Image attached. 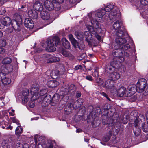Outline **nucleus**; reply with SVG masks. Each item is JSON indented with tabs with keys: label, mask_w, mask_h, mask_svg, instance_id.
I'll use <instances>...</instances> for the list:
<instances>
[{
	"label": "nucleus",
	"mask_w": 148,
	"mask_h": 148,
	"mask_svg": "<svg viewBox=\"0 0 148 148\" xmlns=\"http://www.w3.org/2000/svg\"><path fill=\"white\" fill-rule=\"evenodd\" d=\"M14 16L16 18L15 19H12L11 23L13 28L15 30H17L18 31L19 30L21 25L22 24L21 17L18 13H15Z\"/></svg>",
	"instance_id": "obj_2"
},
{
	"label": "nucleus",
	"mask_w": 148,
	"mask_h": 148,
	"mask_svg": "<svg viewBox=\"0 0 148 148\" xmlns=\"http://www.w3.org/2000/svg\"><path fill=\"white\" fill-rule=\"evenodd\" d=\"M124 26L122 22L121 21L119 20H117L115 22L113 25V29L116 31L119 30L121 28H122Z\"/></svg>",
	"instance_id": "obj_20"
},
{
	"label": "nucleus",
	"mask_w": 148,
	"mask_h": 148,
	"mask_svg": "<svg viewBox=\"0 0 148 148\" xmlns=\"http://www.w3.org/2000/svg\"><path fill=\"white\" fill-rule=\"evenodd\" d=\"M95 82L97 83H101L102 84L103 83V82L102 81V79L100 78H97L95 80Z\"/></svg>",
	"instance_id": "obj_64"
},
{
	"label": "nucleus",
	"mask_w": 148,
	"mask_h": 148,
	"mask_svg": "<svg viewBox=\"0 0 148 148\" xmlns=\"http://www.w3.org/2000/svg\"><path fill=\"white\" fill-rule=\"evenodd\" d=\"M11 59L8 57L4 58L2 61V63L4 64H9L12 62Z\"/></svg>",
	"instance_id": "obj_33"
},
{
	"label": "nucleus",
	"mask_w": 148,
	"mask_h": 148,
	"mask_svg": "<svg viewBox=\"0 0 148 148\" xmlns=\"http://www.w3.org/2000/svg\"><path fill=\"white\" fill-rule=\"evenodd\" d=\"M51 76L53 79H56L59 76L60 74V71L56 69L53 71L51 74Z\"/></svg>",
	"instance_id": "obj_29"
},
{
	"label": "nucleus",
	"mask_w": 148,
	"mask_h": 148,
	"mask_svg": "<svg viewBox=\"0 0 148 148\" xmlns=\"http://www.w3.org/2000/svg\"><path fill=\"white\" fill-rule=\"evenodd\" d=\"M40 16L43 19L48 20L49 21V23L52 22L54 20L53 19H51L49 14L47 13L45 11H42L40 13Z\"/></svg>",
	"instance_id": "obj_19"
},
{
	"label": "nucleus",
	"mask_w": 148,
	"mask_h": 148,
	"mask_svg": "<svg viewBox=\"0 0 148 148\" xmlns=\"http://www.w3.org/2000/svg\"><path fill=\"white\" fill-rule=\"evenodd\" d=\"M69 38L71 42L75 48L78 47L79 49H84L85 47L84 43L83 41L78 42L72 34L69 35Z\"/></svg>",
	"instance_id": "obj_6"
},
{
	"label": "nucleus",
	"mask_w": 148,
	"mask_h": 148,
	"mask_svg": "<svg viewBox=\"0 0 148 148\" xmlns=\"http://www.w3.org/2000/svg\"><path fill=\"white\" fill-rule=\"evenodd\" d=\"M95 33H91L92 34L94 35L96 38L99 40H100L101 39V36L99 35L98 34V33H99L101 32V31H98V32H95Z\"/></svg>",
	"instance_id": "obj_49"
},
{
	"label": "nucleus",
	"mask_w": 148,
	"mask_h": 148,
	"mask_svg": "<svg viewBox=\"0 0 148 148\" xmlns=\"http://www.w3.org/2000/svg\"><path fill=\"white\" fill-rule=\"evenodd\" d=\"M142 130L145 132H148V124L147 123H143L142 124Z\"/></svg>",
	"instance_id": "obj_36"
},
{
	"label": "nucleus",
	"mask_w": 148,
	"mask_h": 148,
	"mask_svg": "<svg viewBox=\"0 0 148 148\" xmlns=\"http://www.w3.org/2000/svg\"><path fill=\"white\" fill-rule=\"evenodd\" d=\"M135 118L136 119L134 118L135 121H134V127L136 128H137L139 126L141 122L139 120L137 119V117H136Z\"/></svg>",
	"instance_id": "obj_42"
},
{
	"label": "nucleus",
	"mask_w": 148,
	"mask_h": 148,
	"mask_svg": "<svg viewBox=\"0 0 148 148\" xmlns=\"http://www.w3.org/2000/svg\"><path fill=\"white\" fill-rule=\"evenodd\" d=\"M146 80L144 78L140 79L136 85L138 89V92L141 93L143 91L144 89L147 86Z\"/></svg>",
	"instance_id": "obj_8"
},
{
	"label": "nucleus",
	"mask_w": 148,
	"mask_h": 148,
	"mask_svg": "<svg viewBox=\"0 0 148 148\" xmlns=\"http://www.w3.org/2000/svg\"><path fill=\"white\" fill-rule=\"evenodd\" d=\"M2 83L4 85H8L11 82V80L9 78H6L3 79L1 80Z\"/></svg>",
	"instance_id": "obj_37"
},
{
	"label": "nucleus",
	"mask_w": 148,
	"mask_h": 148,
	"mask_svg": "<svg viewBox=\"0 0 148 148\" xmlns=\"http://www.w3.org/2000/svg\"><path fill=\"white\" fill-rule=\"evenodd\" d=\"M86 57V55L85 53L82 54L80 56L78 57V59L79 60H81L83 59H85Z\"/></svg>",
	"instance_id": "obj_51"
},
{
	"label": "nucleus",
	"mask_w": 148,
	"mask_h": 148,
	"mask_svg": "<svg viewBox=\"0 0 148 148\" xmlns=\"http://www.w3.org/2000/svg\"><path fill=\"white\" fill-rule=\"evenodd\" d=\"M128 91L127 94H125V96L130 97L134 94L136 91L138 92V89L136 85H132L130 86L127 88Z\"/></svg>",
	"instance_id": "obj_10"
},
{
	"label": "nucleus",
	"mask_w": 148,
	"mask_h": 148,
	"mask_svg": "<svg viewBox=\"0 0 148 148\" xmlns=\"http://www.w3.org/2000/svg\"><path fill=\"white\" fill-rule=\"evenodd\" d=\"M130 46L128 44H126L124 45L121 47V49L124 51V50H126L130 49Z\"/></svg>",
	"instance_id": "obj_48"
},
{
	"label": "nucleus",
	"mask_w": 148,
	"mask_h": 148,
	"mask_svg": "<svg viewBox=\"0 0 148 148\" xmlns=\"http://www.w3.org/2000/svg\"><path fill=\"white\" fill-rule=\"evenodd\" d=\"M9 71L7 72V73H9ZM6 73V71L5 73H3V72L0 73V77H1V80H2V79H3V78H5L6 77L5 76Z\"/></svg>",
	"instance_id": "obj_55"
},
{
	"label": "nucleus",
	"mask_w": 148,
	"mask_h": 148,
	"mask_svg": "<svg viewBox=\"0 0 148 148\" xmlns=\"http://www.w3.org/2000/svg\"><path fill=\"white\" fill-rule=\"evenodd\" d=\"M111 106L110 104L106 103L104 105L103 108L104 111H106V113L107 114L108 112V111L111 108Z\"/></svg>",
	"instance_id": "obj_40"
},
{
	"label": "nucleus",
	"mask_w": 148,
	"mask_h": 148,
	"mask_svg": "<svg viewBox=\"0 0 148 148\" xmlns=\"http://www.w3.org/2000/svg\"><path fill=\"white\" fill-rule=\"evenodd\" d=\"M111 11L110 12L109 15L110 19L113 21L116 20L117 18H119L120 14L117 13L116 10H111Z\"/></svg>",
	"instance_id": "obj_15"
},
{
	"label": "nucleus",
	"mask_w": 148,
	"mask_h": 148,
	"mask_svg": "<svg viewBox=\"0 0 148 148\" xmlns=\"http://www.w3.org/2000/svg\"><path fill=\"white\" fill-rule=\"evenodd\" d=\"M92 75L95 77H97L99 76L98 69L97 68H95L94 72L93 73Z\"/></svg>",
	"instance_id": "obj_45"
},
{
	"label": "nucleus",
	"mask_w": 148,
	"mask_h": 148,
	"mask_svg": "<svg viewBox=\"0 0 148 148\" xmlns=\"http://www.w3.org/2000/svg\"><path fill=\"white\" fill-rule=\"evenodd\" d=\"M60 44V40L57 36H55L52 39H48L45 42L44 41L41 44L43 47H45L47 51L53 52L56 51L55 46H57Z\"/></svg>",
	"instance_id": "obj_1"
},
{
	"label": "nucleus",
	"mask_w": 148,
	"mask_h": 148,
	"mask_svg": "<svg viewBox=\"0 0 148 148\" xmlns=\"http://www.w3.org/2000/svg\"><path fill=\"white\" fill-rule=\"evenodd\" d=\"M47 92V91L45 89L42 90L40 91V96L43 97L45 95Z\"/></svg>",
	"instance_id": "obj_54"
},
{
	"label": "nucleus",
	"mask_w": 148,
	"mask_h": 148,
	"mask_svg": "<svg viewBox=\"0 0 148 148\" xmlns=\"http://www.w3.org/2000/svg\"><path fill=\"white\" fill-rule=\"evenodd\" d=\"M138 95H135L133 96L132 95V97L130 98L131 100V101L133 102L137 99L138 97Z\"/></svg>",
	"instance_id": "obj_57"
},
{
	"label": "nucleus",
	"mask_w": 148,
	"mask_h": 148,
	"mask_svg": "<svg viewBox=\"0 0 148 148\" xmlns=\"http://www.w3.org/2000/svg\"><path fill=\"white\" fill-rule=\"evenodd\" d=\"M6 44V40L4 39H1L0 40V46L1 47H3L5 46Z\"/></svg>",
	"instance_id": "obj_46"
},
{
	"label": "nucleus",
	"mask_w": 148,
	"mask_h": 148,
	"mask_svg": "<svg viewBox=\"0 0 148 148\" xmlns=\"http://www.w3.org/2000/svg\"><path fill=\"white\" fill-rule=\"evenodd\" d=\"M51 56V55L49 54H45L42 56V58L45 59L47 61V59H48Z\"/></svg>",
	"instance_id": "obj_63"
},
{
	"label": "nucleus",
	"mask_w": 148,
	"mask_h": 148,
	"mask_svg": "<svg viewBox=\"0 0 148 148\" xmlns=\"http://www.w3.org/2000/svg\"><path fill=\"white\" fill-rule=\"evenodd\" d=\"M110 77L112 80H116L119 79L120 77V74L116 72H110Z\"/></svg>",
	"instance_id": "obj_25"
},
{
	"label": "nucleus",
	"mask_w": 148,
	"mask_h": 148,
	"mask_svg": "<svg viewBox=\"0 0 148 148\" xmlns=\"http://www.w3.org/2000/svg\"><path fill=\"white\" fill-rule=\"evenodd\" d=\"M24 23L25 26L29 29H32L34 26L33 21L30 18L25 19Z\"/></svg>",
	"instance_id": "obj_17"
},
{
	"label": "nucleus",
	"mask_w": 148,
	"mask_h": 148,
	"mask_svg": "<svg viewBox=\"0 0 148 148\" xmlns=\"http://www.w3.org/2000/svg\"><path fill=\"white\" fill-rule=\"evenodd\" d=\"M29 94V90L28 89H26L23 91L22 94L23 96L26 97Z\"/></svg>",
	"instance_id": "obj_52"
},
{
	"label": "nucleus",
	"mask_w": 148,
	"mask_h": 148,
	"mask_svg": "<svg viewBox=\"0 0 148 148\" xmlns=\"http://www.w3.org/2000/svg\"><path fill=\"white\" fill-rule=\"evenodd\" d=\"M12 122L14 123H16L17 124L19 125H20V124L19 123V121L17 119L15 118V117H13L12 118Z\"/></svg>",
	"instance_id": "obj_58"
},
{
	"label": "nucleus",
	"mask_w": 148,
	"mask_h": 148,
	"mask_svg": "<svg viewBox=\"0 0 148 148\" xmlns=\"http://www.w3.org/2000/svg\"><path fill=\"white\" fill-rule=\"evenodd\" d=\"M23 129L21 127L18 126L16 128L15 130V134L16 135H20L23 132Z\"/></svg>",
	"instance_id": "obj_34"
},
{
	"label": "nucleus",
	"mask_w": 148,
	"mask_h": 148,
	"mask_svg": "<svg viewBox=\"0 0 148 148\" xmlns=\"http://www.w3.org/2000/svg\"><path fill=\"white\" fill-rule=\"evenodd\" d=\"M116 59H113V60L111 62L110 64H108L106 66V70L108 71V70L110 71H114L115 70L116 66L119 64H120L119 61L118 60L117 62L115 61Z\"/></svg>",
	"instance_id": "obj_14"
},
{
	"label": "nucleus",
	"mask_w": 148,
	"mask_h": 148,
	"mask_svg": "<svg viewBox=\"0 0 148 148\" xmlns=\"http://www.w3.org/2000/svg\"><path fill=\"white\" fill-rule=\"evenodd\" d=\"M142 92L144 95L146 96L148 95V84L144 89Z\"/></svg>",
	"instance_id": "obj_47"
},
{
	"label": "nucleus",
	"mask_w": 148,
	"mask_h": 148,
	"mask_svg": "<svg viewBox=\"0 0 148 148\" xmlns=\"http://www.w3.org/2000/svg\"><path fill=\"white\" fill-rule=\"evenodd\" d=\"M76 1V0H70L69 5V7L70 8H75V5L76 4L75 3Z\"/></svg>",
	"instance_id": "obj_39"
},
{
	"label": "nucleus",
	"mask_w": 148,
	"mask_h": 148,
	"mask_svg": "<svg viewBox=\"0 0 148 148\" xmlns=\"http://www.w3.org/2000/svg\"><path fill=\"white\" fill-rule=\"evenodd\" d=\"M43 97V99L41 103V105L43 106L46 107L51 103V101L52 100L51 96L49 95H47Z\"/></svg>",
	"instance_id": "obj_13"
},
{
	"label": "nucleus",
	"mask_w": 148,
	"mask_h": 148,
	"mask_svg": "<svg viewBox=\"0 0 148 148\" xmlns=\"http://www.w3.org/2000/svg\"><path fill=\"white\" fill-rule=\"evenodd\" d=\"M60 99V96L58 94H55L53 96L52 100L53 101L58 103Z\"/></svg>",
	"instance_id": "obj_38"
},
{
	"label": "nucleus",
	"mask_w": 148,
	"mask_h": 148,
	"mask_svg": "<svg viewBox=\"0 0 148 148\" xmlns=\"http://www.w3.org/2000/svg\"><path fill=\"white\" fill-rule=\"evenodd\" d=\"M92 26L89 25L88 26V30L91 33H95V32L101 31V27L100 23L95 19L91 20Z\"/></svg>",
	"instance_id": "obj_3"
},
{
	"label": "nucleus",
	"mask_w": 148,
	"mask_h": 148,
	"mask_svg": "<svg viewBox=\"0 0 148 148\" xmlns=\"http://www.w3.org/2000/svg\"><path fill=\"white\" fill-rule=\"evenodd\" d=\"M60 53L64 56L67 57L69 54L70 53V52L67 51L63 49L61 51Z\"/></svg>",
	"instance_id": "obj_43"
},
{
	"label": "nucleus",
	"mask_w": 148,
	"mask_h": 148,
	"mask_svg": "<svg viewBox=\"0 0 148 148\" xmlns=\"http://www.w3.org/2000/svg\"><path fill=\"white\" fill-rule=\"evenodd\" d=\"M30 92L32 95L31 98L32 101L30 102L29 105L31 108H33L35 106V103L34 101L37 99V87L36 84L32 85Z\"/></svg>",
	"instance_id": "obj_4"
},
{
	"label": "nucleus",
	"mask_w": 148,
	"mask_h": 148,
	"mask_svg": "<svg viewBox=\"0 0 148 148\" xmlns=\"http://www.w3.org/2000/svg\"><path fill=\"white\" fill-rule=\"evenodd\" d=\"M67 57L71 61L73 60L75 58L74 56L71 53L69 54V56H67Z\"/></svg>",
	"instance_id": "obj_56"
},
{
	"label": "nucleus",
	"mask_w": 148,
	"mask_h": 148,
	"mask_svg": "<svg viewBox=\"0 0 148 148\" xmlns=\"http://www.w3.org/2000/svg\"><path fill=\"white\" fill-rule=\"evenodd\" d=\"M45 143H43V144H42L38 143V148H45Z\"/></svg>",
	"instance_id": "obj_59"
},
{
	"label": "nucleus",
	"mask_w": 148,
	"mask_h": 148,
	"mask_svg": "<svg viewBox=\"0 0 148 148\" xmlns=\"http://www.w3.org/2000/svg\"><path fill=\"white\" fill-rule=\"evenodd\" d=\"M65 87L64 86V88L65 89L64 91V93L62 94V96L67 95L71 96L74 95L76 90V87L75 85L71 84L67 88Z\"/></svg>",
	"instance_id": "obj_7"
},
{
	"label": "nucleus",
	"mask_w": 148,
	"mask_h": 148,
	"mask_svg": "<svg viewBox=\"0 0 148 148\" xmlns=\"http://www.w3.org/2000/svg\"><path fill=\"white\" fill-rule=\"evenodd\" d=\"M71 101L72 102L68 103L67 104V106L70 108L73 107L75 109L80 108L83 104V101L81 99H78L73 104V102L74 101V99H71Z\"/></svg>",
	"instance_id": "obj_9"
},
{
	"label": "nucleus",
	"mask_w": 148,
	"mask_h": 148,
	"mask_svg": "<svg viewBox=\"0 0 148 148\" xmlns=\"http://www.w3.org/2000/svg\"><path fill=\"white\" fill-rule=\"evenodd\" d=\"M84 38L85 37V40L88 43L90 40L91 35L89 32L85 31L84 33Z\"/></svg>",
	"instance_id": "obj_32"
},
{
	"label": "nucleus",
	"mask_w": 148,
	"mask_h": 148,
	"mask_svg": "<svg viewBox=\"0 0 148 148\" xmlns=\"http://www.w3.org/2000/svg\"><path fill=\"white\" fill-rule=\"evenodd\" d=\"M77 38L82 40L84 39V33L79 31H75L74 34Z\"/></svg>",
	"instance_id": "obj_28"
},
{
	"label": "nucleus",
	"mask_w": 148,
	"mask_h": 148,
	"mask_svg": "<svg viewBox=\"0 0 148 148\" xmlns=\"http://www.w3.org/2000/svg\"><path fill=\"white\" fill-rule=\"evenodd\" d=\"M44 6L46 9H54V8H57L56 4L51 2V1L46 0L45 1L44 3Z\"/></svg>",
	"instance_id": "obj_16"
},
{
	"label": "nucleus",
	"mask_w": 148,
	"mask_h": 148,
	"mask_svg": "<svg viewBox=\"0 0 148 148\" xmlns=\"http://www.w3.org/2000/svg\"><path fill=\"white\" fill-rule=\"evenodd\" d=\"M117 95L120 97H122L125 96V94H127L126 92V88L124 87H121L119 88L117 91Z\"/></svg>",
	"instance_id": "obj_22"
},
{
	"label": "nucleus",
	"mask_w": 148,
	"mask_h": 148,
	"mask_svg": "<svg viewBox=\"0 0 148 148\" xmlns=\"http://www.w3.org/2000/svg\"><path fill=\"white\" fill-rule=\"evenodd\" d=\"M106 10H101L100 11L97 13V16L99 18L102 17L105 14V12L107 11H105Z\"/></svg>",
	"instance_id": "obj_35"
},
{
	"label": "nucleus",
	"mask_w": 148,
	"mask_h": 148,
	"mask_svg": "<svg viewBox=\"0 0 148 148\" xmlns=\"http://www.w3.org/2000/svg\"><path fill=\"white\" fill-rule=\"evenodd\" d=\"M12 20L9 17H5L0 20V27L3 26H8L11 22ZM0 28H1L0 27Z\"/></svg>",
	"instance_id": "obj_12"
},
{
	"label": "nucleus",
	"mask_w": 148,
	"mask_h": 148,
	"mask_svg": "<svg viewBox=\"0 0 148 148\" xmlns=\"http://www.w3.org/2000/svg\"><path fill=\"white\" fill-rule=\"evenodd\" d=\"M116 34L117 37H122L125 34L127 35V33L126 31V29L124 27H123L121 29L116 31Z\"/></svg>",
	"instance_id": "obj_21"
},
{
	"label": "nucleus",
	"mask_w": 148,
	"mask_h": 148,
	"mask_svg": "<svg viewBox=\"0 0 148 148\" xmlns=\"http://www.w3.org/2000/svg\"><path fill=\"white\" fill-rule=\"evenodd\" d=\"M139 3L144 6L147 5H148V0H141Z\"/></svg>",
	"instance_id": "obj_50"
},
{
	"label": "nucleus",
	"mask_w": 148,
	"mask_h": 148,
	"mask_svg": "<svg viewBox=\"0 0 148 148\" xmlns=\"http://www.w3.org/2000/svg\"><path fill=\"white\" fill-rule=\"evenodd\" d=\"M16 148H23V145L20 143L18 142L16 144Z\"/></svg>",
	"instance_id": "obj_60"
},
{
	"label": "nucleus",
	"mask_w": 148,
	"mask_h": 148,
	"mask_svg": "<svg viewBox=\"0 0 148 148\" xmlns=\"http://www.w3.org/2000/svg\"><path fill=\"white\" fill-rule=\"evenodd\" d=\"M62 42L63 46L66 49H69L70 47V44L67 40L65 38H63Z\"/></svg>",
	"instance_id": "obj_30"
},
{
	"label": "nucleus",
	"mask_w": 148,
	"mask_h": 148,
	"mask_svg": "<svg viewBox=\"0 0 148 148\" xmlns=\"http://www.w3.org/2000/svg\"><path fill=\"white\" fill-rule=\"evenodd\" d=\"M106 117L103 118L102 120V123L103 124H108L109 127H111L113 125L114 123V120L111 118H109L107 120H106Z\"/></svg>",
	"instance_id": "obj_23"
},
{
	"label": "nucleus",
	"mask_w": 148,
	"mask_h": 148,
	"mask_svg": "<svg viewBox=\"0 0 148 148\" xmlns=\"http://www.w3.org/2000/svg\"><path fill=\"white\" fill-rule=\"evenodd\" d=\"M114 47L115 49L112 52V54L114 57L113 59L115 58L116 60L115 61L116 62L118 60L120 62V63H121L122 60L121 61V59L120 58H123V60H124L123 57L124 51L122 50L121 47L118 48L117 46L116 47V45Z\"/></svg>",
	"instance_id": "obj_5"
},
{
	"label": "nucleus",
	"mask_w": 148,
	"mask_h": 148,
	"mask_svg": "<svg viewBox=\"0 0 148 148\" xmlns=\"http://www.w3.org/2000/svg\"><path fill=\"white\" fill-rule=\"evenodd\" d=\"M64 1V0H57L56 3V6H57V9H60V4L62 3Z\"/></svg>",
	"instance_id": "obj_44"
},
{
	"label": "nucleus",
	"mask_w": 148,
	"mask_h": 148,
	"mask_svg": "<svg viewBox=\"0 0 148 148\" xmlns=\"http://www.w3.org/2000/svg\"><path fill=\"white\" fill-rule=\"evenodd\" d=\"M103 5L104 8H101L99 9H106V8H108L109 9H113L114 8V9H116V8H115L116 6H115V4L114 3H110L107 6H106L104 4H103Z\"/></svg>",
	"instance_id": "obj_31"
},
{
	"label": "nucleus",
	"mask_w": 148,
	"mask_h": 148,
	"mask_svg": "<svg viewBox=\"0 0 148 148\" xmlns=\"http://www.w3.org/2000/svg\"><path fill=\"white\" fill-rule=\"evenodd\" d=\"M38 143H45L46 140L45 137L40 136L38 138Z\"/></svg>",
	"instance_id": "obj_41"
},
{
	"label": "nucleus",
	"mask_w": 148,
	"mask_h": 148,
	"mask_svg": "<svg viewBox=\"0 0 148 148\" xmlns=\"http://www.w3.org/2000/svg\"><path fill=\"white\" fill-rule=\"evenodd\" d=\"M60 60L59 57L56 56H53L51 55L47 59V63H52L58 62Z\"/></svg>",
	"instance_id": "obj_26"
},
{
	"label": "nucleus",
	"mask_w": 148,
	"mask_h": 148,
	"mask_svg": "<svg viewBox=\"0 0 148 148\" xmlns=\"http://www.w3.org/2000/svg\"><path fill=\"white\" fill-rule=\"evenodd\" d=\"M38 6H40V7L38 9H44L43 6L42 4L40 3L39 1L38 0Z\"/></svg>",
	"instance_id": "obj_61"
},
{
	"label": "nucleus",
	"mask_w": 148,
	"mask_h": 148,
	"mask_svg": "<svg viewBox=\"0 0 148 148\" xmlns=\"http://www.w3.org/2000/svg\"><path fill=\"white\" fill-rule=\"evenodd\" d=\"M53 144L51 141H49L46 145L47 148H53Z\"/></svg>",
	"instance_id": "obj_53"
},
{
	"label": "nucleus",
	"mask_w": 148,
	"mask_h": 148,
	"mask_svg": "<svg viewBox=\"0 0 148 148\" xmlns=\"http://www.w3.org/2000/svg\"><path fill=\"white\" fill-rule=\"evenodd\" d=\"M101 95L105 97L107 99V100H109V101H110V99L108 97L107 95L106 94V93H105L104 92H102L101 93Z\"/></svg>",
	"instance_id": "obj_62"
},
{
	"label": "nucleus",
	"mask_w": 148,
	"mask_h": 148,
	"mask_svg": "<svg viewBox=\"0 0 148 148\" xmlns=\"http://www.w3.org/2000/svg\"><path fill=\"white\" fill-rule=\"evenodd\" d=\"M114 81L111 79H108L105 82L104 87L106 88L114 90L116 89Z\"/></svg>",
	"instance_id": "obj_11"
},
{
	"label": "nucleus",
	"mask_w": 148,
	"mask_h": 148,
	"mask_svg": "<svg viewBox=\"0 0 148 148\" xmlns=\"http://www.w3.org/2000/svg\"><path fill=\"white\" fill-rule=\"evenodd\" d=\"M36 10H29L28 15L29 17L32 18L36 19L37 18V12Z\"/></svg>",
	"instance_id": "obj_27"
},
{
	"label": "nucleus",
	"mask_w": 148,
	"mask_h": 148,
	"mask_svg": "<svg viewBox=\"0 0 148 148\" xmlns=\"http://www.w3.org/2000/svg\"><path fill=\"white\" fill-rule=\"evenodd\" d=\"M47 85L49 88H54L59 84V83L56 80H50L47 83Z\"/></svg>",
	"instance_id": "obj_24"
},
{
	"label": "nucleus",
	"mask_w": 148,
	"mask_h": 148,
	"mask_svg": "<svg viewBox=\"0 0 148 148\" xmlns=\"http://www.w3.org/2000/svg\"><path fill=\"white\" fill-rule=\"evenodd\" d=\"M116 44L118 48L121 47V46L127 42V40L125 38L122 37H116L115 39Z\"/></svg>",
	"instance_id": "obj_18"
}]
</instances>
